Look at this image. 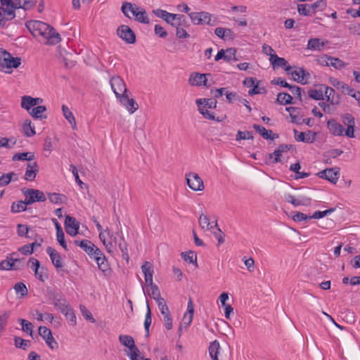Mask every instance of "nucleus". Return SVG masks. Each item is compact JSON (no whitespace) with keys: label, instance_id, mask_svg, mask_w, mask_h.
Instances as JSON below:
<instances>
[{"label":"nucleus","instance_id":"f257e3e1","mask_svg":"<svg viewBox=\"0 0 360 360\" xmlns=\"http://www.w3.org/2000/svg\"><path fill=\"white\" fill-rule=\"evenodd\" d=\"M26 30L35 38L47 44L56 45L61 40L59 33L50 25L39 20L25 22Z\"/></svg>","mask_w":360,"mask_h":360},{"label":"nucleus","instance_id":"f03ea898","mask_svg":"<svg viewBox=\"0 0 360 360\" xmlns=\"http://www.w3.org/2000/svg\"><path fill=\"white\" fill-rule=\"evenodd\" d=\"M121 10L123 14L128 18H131V16L129 14L130 12L137 22L143 24H149L150 22L149 18L145 9L138 6L134 4L124 1L122 3Z\"/></svg>","mask_w":360,"mask_h":360},{"label":"nucleus","instance_id":"7ed1b4c3","mask_svg":"<svg viewBox=\"0 0 360 360\" xmlns=\"http://www.w3.org/2000/svg\"><path fill=\"white\" fill-rule=\"evenodd\" d=\"M21 64V58H13L11 54L6 50L0 53V70L5 73H11L12 68H17Z\"/></svg>","mask_w":360,"mask_h":360},{"label":"nucleus","instance_id":"20e7f679","mask_svg":"<svg viewBox=\"0 0 360 360\" xmlns=\"http://www.w3.org/2000/svg\"><path fill=\"white\" fill-rule=\"evenodd\" d=\"M24 212L27 210L26 206L30 205L37 202H45L46 197L40 190L34 188H27L24 190Z\"/></svg>","mask_w":360,"mask_h":360},{"label":"nucleus","instance_id":"39448f33","mask_svg":"<svg viewBox=\"0 0 360 360\" xmlns=\"http://www.w3.org/2000/svg\"><path fill=\"white\" fill-rule=\"evenodd\" d=\"M111 89L118 100L122 95L127 94V88L122 78L118 75L113 76L110 80Z\"/></svg>","mask_w":360,"mask_h":360},{"label":"nucleus","instance_id":"423d86ee","mask_svg":"<svg viewBox=\"0 0 360 360\" xmlns=\"http://www.w3.org/2000/svg\"><path fill=\"white\" fill-rule=\"evenodd\" d=\"M117 34L127 44H132L136 41L134 32L126 25H122L118 27Z\"/></svg>","mask_w":360,"mask_h":360},{"label":"nucleus","instance_id":"0eeeda50","mask_svg":"<svg viewBox=\"0 0 360 360\" xmlns=\"http://www.w3.org/2000/svg\"><path fill=\"white\" fill-rule=\"evenodd\" d=\"M317 176L321 178L326 179L330 183L335 184L340 176V168L338 167H330L320 171L317 173Z\"/></svg>","mask_w":360,"mask_h":360},{"label":"nucleus","instance_id":"6e6552de","mask_svg":"<svg viewBox=\"0 0 360 360\" xmlns=\"http://www.w3.org/2000/svg\"><path fill=\"white\" fill-rule=\"evenodd\" d=\"M25 173L24 174V179L32 181L35 179L37 173L39 171V166L37 161L25 162Z\"/></svg>","mask_w":360,"mask_h":360},{"label":"nucleus","instance_id":"1a4fd4ad","mask_svg":"<svg viewBox=\"0 0 360 360\" xmlns=\"http://www.w3.org/2000/svg\"><path fill=\"white\" fill-rule=\"evenodd\" d=\"M188 186L195 191H200L204 189V184L202 179L196 173H189L186 175Z\"/></svg>","mask_w":360,"mask_h":360},{"label":"nucleus","instance_id":"9d476101","mask_svg":"<svg viewBox=\"0 0 360 360\" xmlns=\"http://www.w3.org/2000/svg\"><path fill=\"white\" fill-rule=\"evenodd\" d=\"M342 123L347 126L345 136L348 138L354 137L355 119L352 114L345 113L342 115Z\"/></svg>","mask_w":360,"mask_h":360},{"label":"nucleus","instance_id":"9b49d317","mask_svg":"<svg viewBox=\"0 0 360 360\" xmlns=\"http://www.w3.org/2000/svg\"><path fill=\"white\" fill-rule=\"evenodd\" d=\"M65 228L66 233L71 236H75L79 233V222L77 219L70 215L65 216Z\"/></svg>","mask_w":360,"mask_h":360},{"label":"nucleus","instance_id":"f8f14e48","mask_svg":"<svg viewBox=\"0 0 360 360\" xmlns=\"http://www.w3.org/2000/svg\"><path fill=\"white\" fill-rule=\"evenodd\" d=\"M295 139L297 141L304 142L307 143H311L316 141L317 133L311 130H307L304 132H300L298 134L297 129H293Z\"/></svg>","mask_w":360,"mask_h":360},{"label":"nucleus","instance_id":"ddd939ff","mask_svg":"<svg viewBox=\"0 0 360 360\" xmlns=\"http://www.w3.org/2000/svg\"><path fill=\"white\" fill-rule=\"evenodd\" d=\"M15 254H12L8 259L3 260L0 262V269L1 270H17L21 266V259L14 257Z\"/></svg>","mask_w":360,"mask_h":360},{"label":"nucleus","instance_id":"4468645a","mask_svg":"<svg viewBox=\"0 0 360 360\" xmlns=\"http://www.w3.org/2000/svg\"><path fill=\"white\" fill-rule=\"evenodd\" d=\"M46 253L49 255L50 259L53 265L57 269L62 271H65L63 269V263L60 255L52 247H47Z\"/></svg>","mask_w":360,"mask_h":360},{"label":"nucleus","instance_id":"2eb2a0df","mask_svg":"<svg viewBox=\"0 0 360 360\" xmlns=\"http://www.w3.org/2000/svg\"><path fill=\"white\" fill-rule=\"evenodd\" d=\"M118 101L131 114L134 113L139 108V105L136 101L133 98H129L127 94L122 95V97Z\"/></svg>","mask_w":360,"mask_h":360},{"label":"nucleus","instance_id":"dca6fc26","mask_svg":"<svg viewBox=\"0 0 360 360\" xmlns=\"http://www.w3.org/2000/svg\"><path fill=\"white\" fill-rule=\"evenodd\" d=\"M327 127L330 133L333 136H345V129L343 126L337 122L335 119H330L327 122Z\"/></svg>","mask_w":360,"mask_h":360},{"label":"nucleus","instance_id":"f3484780","mask_svg":"<svg viewBox=\"0 0 360 360\" xmlns=\"http://www.w3.org/2000/svg\"><path fill=\"white\" fill-rule=\"evenodd\" d=\"M1 4L4 6H6L7 8H2L3 12L8 15V19H13L15 18V10L16 8H22V6L20 4V0L18 2H14L13 0H11L8 4Z\"/></svg>","mask_w":360,"mask_h":360},{"label":"nucleus","instance_id":"a211bd4d","mask_svg":"<svg viewBox=\"0 0 360 360\" xmlns=\"http://www.w3.org/2000/svg\"><path fill=\"white\" fill-rule=\"evenodd\" d=\"M253 129L257 131L264 139L274 140L278 138V134H274L270 129H266L265 127L257 124L252 125Z\"/></svg>","mask_w":360,"mask_h":360},{"label":"nucleus","instance_id":"6ab92c4d","mask_svg":"<svg viewBox=\"0 0 360 360\" xmlns=\"http://www.w3.org/2000/svg\"><path fill=\"white\" fill-rule=\"evenodd\" d=\"M206 74L194 73L191 74L189 78V83L193 86H207ZM207 75H210L208 74Z\"/></svg>","mask_w":360,"mask_h":360},{"label":"nucleus","instance_id":"aec40b11","mask_svg":"<svg viewBox=\"0 0 360 360\" xmlns=\"http://www.w3.org/2000/svg\"><path fill=\"white\" fill-rule=\"evenodd\" d=\"M46 111V107L44 105H37L34 108H32L30 110H27L29 114L36 120H42L46 119L47 117L44 113Z\"/></svg>","mask_w":360,"mask_h":360},{"label":"nucleus","instance_id":"412c9836","mask_svg":"<svg viewBox=\"0 0 360 360\" xmlns=\"http://www.w3.org/2000/svg\"><path fill=\"white\" fill-rule=\"evenodd\" d=\"M42 102L43 99L41 98H33L30 96L24 95V109L27 111L39 105Z\"/></svg>","mask_w":360,"mask_h":360},{"label":"nucleus","instance_id":"4be33fe9","mask_svg":"<svg viewBox=\"0 0 360 360\" xmlns=\"http://www.w3.org/2000/svg\"><path fill=\"white\" fill-rule=\"evenodd\" d=\"M195 103L198 108V110L200 113L206 119L210 120H216L214 115L213 113L210 112L207 108L203 107L202 99L198 98L195 101ZM217 122L220 120L217 119Z\"/></svg>","mask_w":360,"mask_h":360},{"label":"nucleus","instance_id":"5701e85b","mask_svg":"<svg viewBox=\"0 0 360 360\" xmlns=\"http://www.w3.org/2000/svg\"><path fill=\"white\" fill-rule=\"evenodd\" d=\"M295 146L292 144H281L274 151V162H281L282 154L288 150L294 149Z\"/></svg>","mask_w":360,"mask_h":360},{"label":"nucleus","instance_id":"b1692460","mask_svg":"<svg viewBox=\"0 0 360 360\" xmlns=\"http://www.w3.org/2000/svg\"><path fill=\"white\" fill-rule=\"evenodd\" d=\"M50 202L53 204H66L68 198L65 195L58 193H47Z\"/></svg>","mask_w":360,"mask_h":360},{"label":"nucleus","instance_id":"393cba45","mask_svg":"<svg viewBox=\"0 0 360 360\" xmlns=\"http://www.w3.org/2000/svg\"><path fill=\"white\" fill-rule=\"evenodd\" d=\"M97 265L99 270H101L105 275H108L110 274L111 269L104 254L101 255L98 259Z\"/></svg>","mask_w":360,"mask_h":360},{"label":"nucleus","instance_id":"a878e982","mask_svg":"<svg viewBox=\"0 0 360 360\" xmlns=\"http://www.w3.org/2000/svg\"><path fill=\"white\" fill-rule=\"evenodd\" d=\"M319 89H310L308 91V95L309 98L316 100L321 101L323 99V89H325L326 85L319 84Z\"/></svg>","mask_w":360,"mask_h":360},{"label":"nucleus","instance_id":"bb28decb","mask_svg":"<svg viewBox=\"0 0 360 360\" xmlns=\"http://www.w3.org/2000/svg\"><path fill=\"white\" fill-rule=\"evenodd\" d=\"M146 307H147V311H146L145 320H144V328H145V331H146L145 336L146 338H148L150 335V326L152 323V313H151L149 303L148 302H146Z\"/></svg>","mask_w":360,"mask_h":360},{"label":"nucleus","instance_id":"cd10ccee","mask_svg":"<svg viewBox=\"0 0 360 360\" xmlns=\"http://www.w3.org/2000/svg\"><path fill=\"white\" fill-rule=\"evenodd\" d=\"M186 312L189 314L188 317H186V314H184V320L185 321V329L193 321V314H194V308L193 304L191 299H189L187 305Z\"/></svg>","mask_w":360,"mask_h":360},{"label":"nucleus","instance_id":"c85d7f7f","mask_svg":"<svg viewBox=\"0 0 360 360\" xmlns=\"http://www.w3.org/2000/svg\"><path fill=\"white\" fill-rule=\"evenodd\" d=\"M220 349L219 342L217 340L210 342L209 346V354L212 360H219L218 353Z\"/></svg>","mask_w":360,"mask_h":360},{"label":"nucleus","instance_id":"c756f323","mask_svg":"<svg viewBox=\"0 0 360 360\" xmlns=\"http://www.w3.org/2000/svg\"><path fill=\"white\" fill-rule=\"evenodd\" d=\"M327 41H323L319 38L310 39L308 41L307 48L311 50L320 51L326 44Z\"/></svg>","mask_w":360,"mask_h":360},{"label":"nucleus","instance_id":"7c9ffc66","mask_svg":"<svg viewBox=\"0 0 360 360\" xmlns=\"http://www.w3.org/2000/svg\"><path fill=\"white\" fill-rule=\"evenodd\" d=\"M276 102L280 105H288L294 103L293 98L292 96L288 93L283 92L278 94Z\"/></svg>","mask_w":360,"mask_h":360},{"label":"nucleus","instance_id":"2f4dec72","mask_svg":"<svg viewBox=\"0 0 360 360\" xmlns=\"http://www.w3.org/2000/svg\"><path fill=\"white\" fill-rule=\"evenodd\" d=\"M62 111L65 119L71 124L73 129H76V121L72 112L70 110L68 106L65 105H62Z\"/></svg>","mask_w":360,"mask_h":360},{"label":"nucleus","instance_id":"473e14b6","mask_svg":"<svg viewBox=\"0 0 360 360\" xmlns=\"http://www.w3.org/2000/svg\"><path fill=\"white\" fill-rule=\"evenodd\" d=\"M330 92V105H338L340 101V95L335 92V89L332 87L326 86H325V94Z\"/></svg>","mask_w":360,"mask_h":360},{"label":"nucleus","instance_id":"72a5a7b5","mask_svg":"<svg viewBox=\"0 0 360 360\" xmlns=\"http://www.w3.org/2000/svg\"><path fill=\"white\" fill-rule=\"evenodd\" d=\"M53 304L56 308L59 309L61 313H64L65 309L70 307L65 299L58 298L57 296H54L53 297Z\"/></svg>","mask_w":360,"mask_h":360},{"label":"nucleus","instance_id":"f704fd0d","mask_svg":"<svg viewBox=\"0 0 360 360\" xmlns=\"http://www.w3.org/2000/svg\"><path fill=\"white\" fill-rule=\"evenodd\" d=\"M181 257L189 264H193L197 267V255L194 251H188V252H182L181 253Z\"/></svg>","mask_w":360,"mask_h":360},{"label":"nucleus","instance_id":"c9c22d12","mask_svg":"<svg viewBox=\"0 0 360 360\" xmlns=\"http://www.w3.org/2000/svg\"><path fill=\"white\" fill-rule=\"evenodd\" d=\"M326 6V0H318L311 4H309V8H310L312 14L315 13L316 11H324Z\"/></svg>","mask_w":360,"mask_h":360},{"label":"nucleus","instance_id":"e433bc0d","mask_svg":"<svg viewBox=\"0 0 360 360\" xmlns=\"http://www.w3.org/2000/svg\"><path fill=\"white\" fill-rule=\"evenodd\" d=\"M117 245H118L120 251L122 253L123 259L128 261L129 259V254H128L127 244L126 241L124 240V238L122 235V237H120L119 242L117 243Z\"/></svg>","mask_w":360,"mask_h":360},{"label":"nucleus","instance_id":"4c0bfd02","mask_svg":"<svg viewBox=\"0 0 360 360\" xmlns=\"http://www.w3.org/2000/svg\"><path fill=\"white\" fill-rule=\"evenodd\" d=\"M153 299L156 301L158 308H159L161 314H162V316L170 314L169 309L164 298L153 297Z\"/></svg>","mask_w":360,"mask_h":360},{"label":"nucleus","instance_id":"58836bf2","mask_svg":"<svg viewBox=\"0 0 360 360\" xmlns=\"http://www.w3.org/2000/svg\"><path fill=\"white\" fill-rule=\"evenodd\" d=\"M36 131L34 127L32 125L30 120H24V135L27 137H32L35 135Z\"/></svg>","mask_w":360,"mask_h":360},{"label":"nucleus","instance_id":"ea45409f","mask_svg":"<svg viewBox=\"0 0 360 360\" xmlns=\"http://www.w3.org/2000/svg\"><path fill=\"white\" fill-rule=\"evenodd\" d=\"M74 244L77 246L80 247L86 253L87 251H90V248L92 247V245H94L91 240L87 239L75 240Z\"/></svg>","mask_w":360,"mask_h":360},{"label":"nucleus","instance_id":"a19ab883","mask_svg":"<svg viewBox=\"0 0 360 360\" xmlns=\"http://www.w3.org/2000/svg\"><path fill=\"white\" fill-rule=\"evenodd\" d=\"M269 60L274 68H281L283 65L287 63V60L284 58H281L276 54L271 56Z\"/></svg>","mask_w":360,"mask_h":360},{"label":"nucleus","instance_id":"79ce46f5","mask_svg":"<svg viewBox=\"0 0 360 360\" xmlns=\"http://www.w3.org/2000/svg\"><path fill=\"white\" fill-rule=\"evenodd\" d=\"M291 217L293 221L296 222H300L302 221H307L309 219H311V217L309 215H307L306 214H304L300 212H291Z\"/></svg>","mask_w":360,"mask_h":360},{"label":"nucleus","instance_id":"37998d69","mask_svg":"<svg viewBox=\"0 0 360 360\" xmlns=\"http://www.w3.org/2000/svg\"><path fill=\"white\" fill-rule=\"evenodd\" d=\"M330 65L336 70H341L347 65V63L338 58L331 56V58H330Z\"/></svg>","mask_w":360,"mask_h":360},{"label":"nucleus","instance_id":"c03bdc74","mask_svg":"<svg viewBox=\"0 0 360 360\" xmlns=\"http://www.w3.org/2000/svg\"><path fill=\"white\" fill-rule=\"evenodd\" d=\"M176 17L175 27H180L186 29L190 26L189 22L184 15L177 14Z\"/></svg>","mask_w":360,"mask_h":360},{"label":"nucleus","instance_id":"a18cd8bd","mask_svg":"<svg viewBox=\"0 0 360 360\" xmlns=\"http://www.w3.org/2000/svg\"><path fill=\"white\" fill-rule=\"evenodd\" d=\"M297 205L299 206H309L311 203V198L304 195H296Z\"/></svg>","mask_w":360,"mask_h":360},{"label":"nucleus","instance_id":"49530a36","mask_svg":"<svg viewBox=\"0 0 360 360\" xmlns=\"http://www.w3.org/2000/svg\"><path fill=\"white\" fill-rule=\"evenodd\" d=\"M199 224L202 229L206 228L207 229H212L213 226H212L211 222L210 221V219L207 215L204 214H201L199 217Z\"/></svg>","mask_w":360,"mask_h":360},{"label":"nucleus","instance_id":"de8ad7c7","mask_svg":"<svg viewBox=\"0 0 360 360\" xmlns=\"http://www.w3.org/2000/svg\"><path fill=\"white\" fill-rule=\"evenodd\" d=\"M129 352H127V356H129L130 360H139L138 357L139 356L140 351L139 348L135 345V342L133 343L129 347Z\"/></svg>","mask_w":360,"mask_h":360},{"label":"nucleus","instance_id":"09e8293b","mask_svg":"<svg viewBox=\"0 0 360 360\" xmlns=\"http://www.w3.org/2000/svg\"><path fill=\"white\" fill-rule=\"evenodd\" d=\"M336 210L335 207H331V208H329L328 210H326L324 211H316L311 216V219H321V218H323L326 216H327L328 214H330L331 213H333V212H335Z\"/></svg>","mask_w":360,"mask_h":360},{"label":"nucleus","instance_id":"8fccbe9b","mask_svg":"<svg viewBox=\"0 0 360 360\" xmlns=\"http://www.w3.org/2000/svg\"><path fill=\"white\" fill-rule=\"evenodd\" d=\"M119 341L122 345L127 348L135 342L134 338L129 335H120L119 336Z\"/></svg>","mask_w":360,"mask_h":360},{"label":"nucleus","instance_id":"3c124183","mask_svg":"<svg viewBox=\"0 0 360 360\" xmlns=\"http://www.w3.org/2000/svg\"><path fill=\"white\" fill-rule=\"evenodd\" d=\"M297 12L299 15L303 16H309L312 15L310 8H309V4H297Z\"/></svg>","mask_w":360,"mask_h":360},{"label":"nucleus","instance_id":"603ef678","mask_svg":"<svg viewBox=\"0 0 360 360\" xmlns=\"http://www.w3.org/2000/svg\"><path fill=\"white\" fill-rule=\"evenodd\" d=\"M299 72H301V79L294 77V80L302 84H307V79L309 77V73L303 68H299Z\"/></svg>","mask_w":360,"mask_h":360},{"label":"nucleus","instance_id":"864d4df0","mask_svg":"<svg viewBox=\"0 0 360 360\" xmlns=\"http://www.w3.org/2000/svg\"><path fill=\"white\" fill-rule=\"evenodd\" d=\"M66 317V319L70 322L72 325H76V316L73 309L69 307L64 313H62Z\"/></svg>","mask_w":360,"mask_h":360},{"label":"nucleus","instance_id":"5fc2aeb1","mask_svg":"<svg viewBox=\"0 0 360 360\" xmlns=\"http://www.w3.org/2000/svg\"><path fill=\"white\" fill-rule=\"evenodd\" d=\"M99 238L102 241L103 244L105 245L107 251L108 252H112V249L114 248V247L116 245L112 243V241H107L106 240V237H105V235L104 234V233H99Z\"/></svg>","mask_w":360,"mask_h":360},{"label":"nucleus","instance_id":"6e6d98bb","mask_svg":"<svg viewBox=\"0 0 360 360\" xmlns=\"http://www.w3.org/2000/svg\"><path fill=\"white\" fill-rule=\"evenodd\" d=\"M34 276L39 281L44 282L49 278L48 270L46 268L41 266L40 270L37 271V272L36 271Z\"/></svg>","mask_w":360,"mask_h":360},{"label":"nucleus","instance_id":"4d7b16f0","mask_svg":"<svg viewBox=\"0 0 360 360\" xmlns=\"http://www.w3.org/2000/svg\"><path fill=\"white\" fill-rule=\"evenodd\" d=\"M80 311L85 319L89 321L91 323L96 322V320L93 317L92 314L85 306L80 305Z\"/></svg>","mask_w":360,"mask_h":360},{"label":"nucleus","instance_id":"13d9d810","mask_svg":"<svg viewBox=\"0 0 360 360\" xmlns=\"http://www.w3.org/2000/svg\"><path fill=\"white\" fill-rule=\"evenodd\" d=\"M105 233L109 237L110 240L112 241V243L117 245V243L119 242L120 237H122V234H120L119 232L112 233L108 229L105 230Z\"/></svg>","mask_w":360,"mask_h":360},{"label":"nucleus","instance_id":"bf43d9fd","mask_svg":"<svg viewBox=\"0 0 360 360\" xmlns=\"http://www.w3.org/2000/svg\"><path fill=\"white\" fill-rule=\"evenodd\" d=\"M236 48H228L226 49L225 53V61L229 62L232 60H238V59L236 58Z\"/></svg>","mask_w":360,"mask_h":360},{"label":"nucleus","instance_id":"052dcab7","mask_svg":"<svg viewBox=\"0 0 360 360\" xmlns=\"http://www.w3.org/2000/svg\"><path fill=\"white\" fill-rule=\"evenodd\" d=\"M27 266L34 272V274L36 271L37 272V271H39L41 267L39 261L34 257L29 259Z\"/></svg>","mask_w":360,"mask_h":360},{"label":"nucleus","instance_id":"680f3d73","mask_svg":"<svg viewBox=\"0 0 360 360\" xmlns=\"http://www.w3.org/2000/svg\"><path fill=\"white\" fill-rule=\"evenodd\" d=\"M253 139V136H252V131H238L237 132L236 139L237 141H239V140H246V139Z\"/></svg>","mask_w":360,"mask_h":360},{"label":"nucleus","instance_id":"e2e57ef3","mask_svg":"<svg viewBox=\"0 0 360 360\" xmlns=\"http://www.w3.org/2000/svg\"><path fill=\"white\" fill-rule=\"evenodd\" d=\"M15 175V174L13 172L1 175L0 176V186L8 185L12 180V176Z\"/></svg>","mask_w":360,"mask_h":360},{"label":"nucleus","instance_id":"0e129e2a","mask_svg":"<svg viewBox=\"0 0 360 360\" xmlns=\"http://www.w3.org/2000/svg\"><path fill=\"white\" fill-rule=\"evenodd\" d=\"M203 107L210 108V109H215L217 108V101L215 99L212 98H202Z\"/></svg>","mask_w":360,"mask_h":360},{"label":"nucleus","instance_id":"69168bd1","mask_svg":"<svg viewBox=\"0 0 360 360\" xmlns=\"http://www.w3.org/2000/svg\"><path fill=\"white\" fill-rule=\"evenodd\" d=\"M176 28V36L179 39H187L190 34L186 32V28L174 27Z\"/></svg>","mask_w":360,"mask_h":360},{"label":"nucleus","instance_id":"338daca9","mask_svg":"<svg viewBox=\"0 0 360 360\" xmlns=\"http://www.w3.org/2000/svg\"><path fill=\"white\" fill-rule=\"evenodd\" d=\"M176 15L177 14L168 13L167 16L164 18V21L166 22L168 25L172 27H175L176 21Z\"/></svg>","mask_w":360,"mask_h":360},{"label":"nucleus","instance_id":"774afa93","mask_svg":"<svg viewBox=\"0 0 360 360\" xmlns=\"http://www.w3.org/2000/svg\"><path fill=\"white\" fill-rule=\"evenodd\" d=\"M154 32L155 34L160 38H165L168 34L165 28L160 25H155Z\"/></svg>","mask_w":360,"mask_h":360}]
</instances>
